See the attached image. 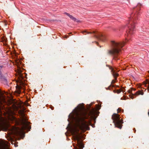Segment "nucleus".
Wrapping results in <instances>:
<instances>
[{"label":"nucleus","mask_w":149,"mask_h":149,"mask_svg":"<svg viewBox=\"0 0 149 149\" xmlns=\"http://www.w3.org/2000/svg\"><path fill=\"white\" fill-rule=\"evenodd\" d=\"M92 105L91 103L87 104V109L80 113L77 117L79 130L81 132H84L86 130H90V125L93 127H95L94 125L92 124V122L95 123L96 119L99 116L100 112L95 107L92 106Z\"/></svg>","instance_id":"f257e3e1"},{"label":"nucleus","mask_w":149,"mask_h":149,"mask_svg":"<svg viewBox=\"0 0 149 149\" xmlns=\"http://www.w3.org/2000/svg\"><path fill=\"white\" fill-rule=\"evenodd\" d=\"M141 5V4L139 3L136 6L133 8L132 12L129 17V21L124 27L127 36L131 35L134 33L135 30V26L137 22V20L139 19V15L140 13L139 11Z\"/></svg>","instance_id":"f03ea898"},{"label":"nucleus","mask_w":149,"mask_h":149,"mask_svg":"<svg viewBox=\"0 0 149 149\" xmlns=\"http://www.w3.org/2000/svg\"><path fill=\"white\" fill-rule=\"evenodd\" d=\"M111 44V49L108 50V54L111 55L113 57V59L117 61L120 59L119 55L121 49L125 45V43L112 41Z\"/></svg>","instance_id":"7ed1b4c3"},{"label":"nucleus","mask_w":149,"mask_h":149,"mask_svg":"<svg viewBox=\"0 0 149 149\" xmlns=\"http://www.w3.org/2000/svg\"><path fill=\"white\" fill-rule=\"evenodd\" d=\"M120 115L116 113H114L112 116V119L114 124L115 127L121 129L122 124L123 123V120L120 119Z\"/></svg>","instance_id":"20e7f679"},{"label":"nucleus","mask_w":149,"mask_h":149,"mask_svg":"<svg viewBox=\"0 0 149 149\" xmlns=\"http://www.w3.org/2000/svg\"><path fill=\"white\" fill-rule=\"evenodd\" d=\"M79 132V130H76L73 133V137L75 140L77 141V147L75 149H83L84 147V144L83 143V141L81 140Z\"/></svg>","instance_id":"39448f33"},{"label":"nucleus","mask_w":149,"mask_h":149,"mask_svg":"<svg viewBox=\"0 0 149 149\" xmlns=\"http://www.w3.org/2000/svg\"><path fill=\"white\" fill-rule=\"evenodd\" d=\"M83 33H86L88 34L93 33L95 34V37L100 41L104 42L106 40V36L104 34L96 31H93L92 32H88L86 30L83 31H82Z\"/></svg>","instance_id":"423d86ee"},{"label":"nucleus","mask_w":149,"mask_h":149,"mask_svg":"<svg viewBox=\"0 0 149 149\" xmlns=\"http://www.w3.org/2000/svg\"><path fill=\"white\" fill-rule=\"evenodd\" d=\"M132 90L131 88L129 89L127 91L128 93L130 94L129 96L132 99H133L134 98L136 97V96L139 95H143V92L140 90H139L138 91H137L135 93H132Z\"/></svg>","instance_id":"0eeeda50"},{"label":"nucleus","mask_w":149,"mask_h":149,"mask_svg":"<svg viewBox=\"0 0 149 149\" xmlns=\"http://www.w3.org/2000/svg\"><path fill=\"white\" fill-rule=\"evenodd\" d=\"M106 66L108 67L109 69L111 70V72H112V74L115 79H116L117 77L119 75L117 73L118 72V70L115 67H112L109 65H107Z\"/></svg>","instance_id":"6e6552de"},{"label":"nucleus","mask_w":149,"mask_h":149,"mask_svg":"<svg viewBox=\"0 0 149 149\" xmlns=\"http://www.w3.org/2000/svg\"><path fill=\"white\" fill-rule=\"evenodd\" d=\"M106 66L108 67L109 69L111 70V72H112V74L115 79H116L117 77L119 75L117 73L118 72V70L115 67H112L109 65H107Z\"/></svg>","instance_id":"1a4fd4ad"},{"label":"nucleus","mask_w":149,"mask_h":149,"mask_svg":"<svg viewBox=\"0 0 149 149\" xmlns=\"http://www.w3.org/2000/svg\"><path fill=\"white\" fill-rule=\"evenodd\" d=\"M64 14L68 16L70 18V19L74 22H81V21L77 19L76 18L74 17L72 15H70L67 13L65 12Z\"/></svg>","instance_id":"9d476101"},{"label":"nucleus","mask_w":149,"mask_h":149,"mask_svg":"<svg viewBox=\"0 0 149 149\" xmlns=\"http://www.w3.org/2000/svg\"><path fill=\"white\" fill-rule=\"evenodd\" d=\"M125 91V89L124 87H121V88L120 89H115L113 90V92L114 93H116L117 94H119L121 92H123L124 93Z\"/></svg>","instance_id":"9b49d317"},{"label":"nucleus","mask_w":149,"mask_h":149,"mask_svg":"<svg viewBox=\"0 0 149 149\" xmlns=\"http://www.w3.org/2000/svg\"><path fill=\"white\" fill-rule=\"evenodd\" d=\"M24 125L21 127V128L19 129V133H20V132H22L25 129L26 127L25 126V125H28V123H26L25 122H24L23 123Z\"/></svg>","instance_id":"f8f14e48"},{"label":"nucleus","mask_w":149,"mask_h":149,"mask_svg":"<svg viewBox=\"0 0 149 149\" xmlns=\"http://www.w3.org/2000/svg\"><path fill=\"white\" fill-rule=\"evenodd\" d=\"M120 88V86H119L116 85L114 84H111L110 85L109 87H108V89L109 90H110L111 89V88L112 89H113V88Z\"/></svg>","instance_id":"ddd939ff"},{"label":"nucleus","mask_w":149,"mask_h":149,"mask_svg":"<svg viewBox=\"0 0 149 149\" xmlns=\"http://www.w3.org/2000/svg\"><path fill=\"white\" fill-rule=\"evenodd\" d=\"M117 113H120L121 112H123L124 110L123 109H121V108H119L117 109Z\"/></svg>","instance_id":"4468645a"},{"label":"nucleus","mask_w":149,"mask_h":149,"mask_svg":"<svg viewBox=\"0 0 149 149\" xmlns=\"http://www.w3.org/2000/svg\"><path fill=\"white\" fill-rule=\"evenodd\" d=\"M81 104H83V105H84V104L82 103L81 104H79L75 108V109H76L78 107H79V108H81Z\"/></svg>","instance_id":"2eb2a0df"},{"label":"nucleus","mask_w":149,"mask_h":149,"mask_svg":"<svg viewBox=\"0 0 149 149\" xmlns=\"http://www.w3.org/2000/svg\"><path fill=\"white\" fill-rule=\"evenodd\" d=\"M114 78H115L114 77ZM114 79H115V80H113L112 81L111 83V85L113 84L116 81H117V78L116 79H115V78H114Z\"/></svg>","instance_id":"dca6fc26"},{"label":"nucleus","mask_w":149,"mask_h":149,"mask_svg":"<svg viewBox=\"0 0 149 149\" xmlns=\"http://www.w3.org/2000/svg\"><path fill=\"white\" fill-rule=\"evenodd\" d=\"M50 107L52 110H54V107L51 105H50Z\"/></svg>","instance_id":"f3484780"},{"label":"nucleus","mask_w":149,"mask_h":149,"mask_svg":"<svg viewBox=\"0 0 149 149\" xmlns=\"http://www.w3.org/2000/svg\"><path fill=\"white\" fill-rule=\"evenodd\" d=\"M121 100H125L126 99L125 98H124V97H122L121 98Z\"/></svg>","instance_id":"a211bd4d"},{"label":"nucleus","mask_w":149,"mask_h":149,"mask_svg":"<svg viewBox=\"0 0 149 149\" xmlns=\"http://www.w3.org/2000/svg\"><path fill=\"white\" fill-rule=\"evenodd\" d=\"M74 109L73 111H72V112L71 113H70L69 115H68V117L69 118L70 117V114H71V113L73 111H74Z\"/></svg>","instance_id":"6ab92c4d"},{"label":"nucleus","mask_w":149,"mask_h":149,"mask_svg":"<svg viewBox=\"0 0 149 149\" xmlns=\"http://www.w3.org/2000/svg\"><path fill=\"white\" fill-rule=\"evenodd\" d=\"M124 98H125L126 100V99H128L129 98L127 96H124Z\"/></svg>","instance_id":"aec40b11"},{"label":"nucleus","mask_w":149,"mask_h":149,"mask_svg":"<svg viewBox=\"0 0 149 149\" xmlns=\"http://www.w3.org/2000/svg\"><path fill=\"white\" fill-rule=\"evenodd\" d=\"M131 89H132V90H133L134 91H135L136 90V89L135 88H131Z\"/></svg>","instance_id":"412c9836"},{"label":"nucleus","mask_w":149,"mask_h":149,"mask_svg":"<svg viewBox=\"0 0 149 149\" xmlns=\"http://www.w3.org/2000/svg\"><path fill=\"white\" fill-rule=\"evenodd\" d=\"M3 67V65H0V68H2Z\"/></svg>","instance_id":"4be33fe9"},{"label":"nucleus","mask_w":149,"mask_h":149,"mask_svg":"<svg viewBox=\"0 0 149 149\" xmlns=\"http://www.w3.org/2000/svg\"><path fill=\"white\" fill-rule=\"evenodd\" d=\"M95 106H96V107H97L98 106V104H96V105H95Z\"/></svg>","instance_id":"5701e85b"},{"label":"nucleus","mask_w":149,"mask_h":149,"mask_svg":"<svg viewBox=\"0 0 149 149\" xmlns=\"http://www.w3.org/2000/svg\"><path fill=\"white\" fill-rule=\"evenodd\" d=\"M18 146V145H15V147H17Z\"/></svg>","instance_id":"b1692460"},{"label":"nucleus","mask_w":149,"mask_h":149,"mask_svg":"<svg viewBox=\"0 0 149 149\" xmlns=\"http://www.w3.org/2000/svg\"><path fill=\"white\" fill-rule=\"evenodd\" d=\"M3 40H4V41H6V39L5 38V39H4Z\"/></svg>","instance_id":"393cba45"},{"label":"nucleus","mask_w":149,"mask_h":149,"mask_svg":"<svg viewBox=\"0 0 149 149\" xmlns=\"http://www.w3.org/2000/svg\"><path fill=\"white\" fill-rule=\"evenodd\" d=\"M134 132L135 133L136 131V130H135V128L134 129Z\"/></svg>","instance_id":"a878e982"},{"label":"nucleus","mask_w":149,"mask_h":149,"mask_svg":"<svg viewBox=\"0 0 149 149\" xmlns=\"http://www.w3.org/2000/svg\"><path fill=\"white\" fill-rule=\"evenodd\" d=\"M127 0L129 2V3H130V0Z\"/></svg>","instance_id":"bb28decb"},{"label":"nucleus","mask_w":149,"mask_h":149,"mask_svg":"<svg viewBox=\"0 0 149 149\" xmlns=\"http://www.w3.org/2000/svg\"><path fill=\"white\" fill-rule=\"evenodd\" d=\"M148 116H149V111H148Z\"/></svg>","instance_id":"cd10ccee"},{"label":"nucleus","mask_w":149,"mask_h":149,"mask_svg":"<svg viewBox=\"0 0 149 149\" xmlns=\"http://www.w3.org/2000/svg\"><path fill=\"white\" fill-rule=\"evenodd\" d=\"M14 118L15 119H16V118L15 117H14Z\"/></svg>","instance_id":"c85d7f7f"},{"label":"nucleus","mask_w":149,"mask_h":149,"mask_svg":"<svg viewBox=\"0 0 149 149\" xmlns=\"http://www.w3.org/2000/svg\"><path fill=\"white\" fill-rule=\"evenodd\" d=\"M100 109V107H99V108L98 110H99Z\"/></svg>","instance_id":"c756f323"},{"label":"nucleus","mask_w":149,"mask_h":149,"mask_svg":"<svg viewBox=\"0 0 149 149\" xmlns=\"http://www.w3.org/2000/svg\"><path fill=\"white\" fill-rule=\"evenodd\" d=\"M20 63H21V64H22V62H20Z\"/></svg>","instance_id":"7c9ffc66"},{"label":"nucleus","mask_w":149,"mask_h":149,"mask_svg":"<svg viewBox=\"0 0 149 149\" xmlns=\"http://www.w3.org/2000/svg\"><path fill=\"white\" fill-rule=\"evenodd\" d=\"M68 121H69V119H68Z\"/></svg>","instance_id":"2f4dec72"},{"label":"nucleus","mask_w":149,"mask_h":149,"mask_svg":"<svg viewBox=\"0 0 149 149\" xmlns=\"http://www.w3.org/2000/svg\"><path fill=\"white\" fill-rule=\"evenodd\" d=\"M20 71H21V70H19Z\"/></svg>","instance_id":"473e14b6"}]
</instances>
